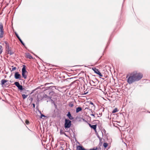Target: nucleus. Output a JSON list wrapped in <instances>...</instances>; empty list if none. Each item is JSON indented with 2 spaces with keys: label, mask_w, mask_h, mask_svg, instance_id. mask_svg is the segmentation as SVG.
<instances>
[{
  "label": "nucleus",
  "mask_w": 150,
  "mask_h": 150,
  "mask_svg": "<svg viewBox=\"0 0 150 150\" xmlns=\"http://www.w3.org/2000/svg\"><path fill=\"white\" fill-rule=\"evenodd\" d=\"M143 77L142 74L137 71H134L132 73L127 79L129 84L132 83L135 81L140 80Z\"/></svg>",
  "instance_id": "obj_1"
},
{
  "label": "nucleus",
  "mask_w": 150,
  "mask_h": 150,
  "mask_svg": "<svg viewBox=\"0 0 150 150\" xmlns=\"http://www.w3.org/2000/svg\"><path fill=\"white\" fill-rule=\"evenodd\" d=\"M71 121L69 119H65V120L64 127L65 129L70 128L71 125Z\"/></svg>",
  "instance_id": "obj_2"
},
{
  "label": "nucleus",
  "mask_w": 150,
  "mask_h": 150,
  "mask_svg": "<svg viewBox=\"0 0 150 150\" xmlns=\"http://www.w3.org/2000/svg\"><path fill=\"white\" fill-rule=\"evenodd\" d=\"M22 76L24 79H26L27 78V75L25 74L27 72L26 70L25 66L24 65H23V67L22 69Z\"/></svg>",
  "instance_id": "obj_3"
},
{
  "label": "nucleus",
  "mask_w": 150,
  "mask_h": 150,
  "mask_svg": "<svg viewBox=\"0 0 150 150\" xmlns=\"http://www.w3.org/2000/svg\"><path fill=\"white\" fill-rule=\"evenodd\" d=\"M14 84L18 87L20 90L22 91L24 88H23L22 85H20L18 82H16L14 83Z\"/></svg>",
  "instance_id": "obj_4"
},
{
  "label": "nucleus",
  "mask_w": 150,
  "mask_h": 150,
  "mask_svg": "<svg viewBox=\"0 0 150 150\" xmlns=\"http://www.w3.org/2000/svg\"><path fill=\"white\" fill-rule=\"evenodd\" d=\"M93 70L94 71L95 73L99 75L100 77H103V75L100 73L98 69L94 68H92Z\"/></svg>",
  "instance_id": "obj_5"
},
{
  "label": "nucleus",
  "mask_w": 150,
  "mask_h": 150,
  "mask_svg": "<svg viewBox=\"0 0 150 150\" xmlns=\"http://www.w3.org/2000/svg\"><path fill=\"white\" fill-rule=\"evenodd\" d=\"M21 76L18 72H16L14 74V77L16 79H21Z\"/></svg>",
  "instance_id": "obj_6"
},
{
  "label": "nucleus",
  "mask_w": 150,
  "mask_h": 150,
  "mask_svg": "<svg viewBox=\"0 0 150 150\" xmlns=\"http://www.w3.org/2000/svg\"><path fill=\"white\" fill-rule=\"evenodd\" d=\"M67 116L70 120H72L74 119V117L71 115L69 112H68Z\"/></svg>",
  "instance_id": "obj_7"
},
{
  "label": "nucleus",
  "mask_w": 150,
  "mask_h": 150,
  "mask_svg": "<svg viewBox=\"0 0 150 150\" xmlns=\"http://www.w3.org/2000/svg\"><path fill=\"white\" fill-rule=\"evenodd\" d=\"M5 43L6 44V50H7V52L10 51V49L9 45L6 42Z\"/></svg>",
  "instance_id": "obj_8"
},
{
  "label": "nucleus",
  "mask_w": 150,
  "mask_h": 150,
  "mask_svg": "<svg viewBox=\"0 0 150 150\" xmlns=\"http://www.w3.org/2000/svg\"><path fill=\"white\" fill-rule=\"evenodd\" d=\"M89 125L91 128L93 129L94 130H96V125H91L90 124H89Z\"/></svg>",
  "instance_id": "obj_9"
},
{
  "label": "nucleus",
  "mask_w": 150,
  "mask_h": 150,
  "mask_svg": "<svg viewBox=\"0 0 150 150\" xmlns=\"http://www.w3.org/2000/svg\"><path fill=\"white\" fill-rule=\"evenodd\" d=\"M77 150H86L85 149L83 148L82 146H79L77 147Z\"/></svg>",
  "instance_id": "obj_10"
},
{
  "label": "nucleus",
  "mask_w": 150,
  "mask_h": 150,
  "mask_svg": "<svg viewBox=\"0 0 150 150\" xmlns=\"http://www.w3.org/2000/svg\"><path fill=\"white\" fill-rule=\"evenodd\" d=\"M26 57L28 58H29L30 59H31L33 58V57L29 53H26Z\"/></svg>",
  "instance_id": "obj_11"
},
{
  "label": "nucleus",
  "mask_w": 150,
  "mask_h": 150,
  "mask_svg": "<svg viewBox=\"0 0 150 150\" xmlns=\"http://www.w3.org/2000/svg\"><path fill=\"white\" fill-rule=\"evenodd\" d=\"M4 31L3 26L2 23H0V31Z\"/></svg>",
  "instance_id": "obj_12"
},
{
  "label": "nucleus",
  "mask_w": 150,
  "mask_h": 150,
  "mask_svg": "<svg viewBox=\"0 0 150 150\" xmlns=\"http://www.w3.org/2000/svg\"><path fill=\"white\" fill-rule=\"evenodd\" d=\"M4 35V31H0V38H2Z\"/></svg>",
  "instance_id": "obj_13"
},
{
  "label": "nucleus",
  "mask_w": 150,
  "mask_h": 150,
  "mask_svg": "<svg viewBox=\"0 0 150 150\" xmlns=\"http://www.w3.org/2000/svg\"><path fill=\"white\" fill-rule=\"evenodd\" d=\"M82 108L81 107H78L76 109V113H78L80 111H81L82 110Z\"/></svg>",
  "instance_id": "obj_14"
},
{
  "label": "nucleus",
  "mask_w": 150,
  "mask_h": 150,
  "mask_svg": "<svg viewBox=\"0 0 150 150\" xmlns=\"http://www.w3.org/2000/svg\"><path fill=\"white\" fill-rule=\"evenodd\" d=\"M7 81V80L5 79H2L1 80V84L2 85H4L5 83Z\"/></svg>",
  "instance_id": "obj_15"
},
{
  "label": "nucleus",
  "mask_w": 150,
  "mask_h": 150,
  "mask_svg": "<svg viewBox=\"0 0 150 150\" xmlns=\"http://www.w3.org/2000/svg\"><path fill=\"white\" fill-rule=\"evenodd\" d=\"M28 95H25L24 94H23L22 95V97L23 99H25L27 97Z\"/></svg>",
  "instance_id": "obj_16"
},
{
  "label": "nucleus",
  "mask_w": 150,
  "mask_h": 150,
  "mask_svg": "<svg viewBox=\"0 0 150 150\" xmlns=\"http://www.w3.org/2000/svg\"><path fill=\"white\" fill-rule=\"evenodd\" d=\"M118 111L117 109V108H115L112 111V113H115Z\"/></svg>",
  "instance_id": "obj_17"
},
{
  "label": "nucleus",
  "mask_w": 150,
  "mask_h": 150,
  "mask_svg": "<svg viewBox=\"0 0 150 150\" xmlns=\"http://www.w3.org/2000/svg\"><path fill=\"white\" fill-rule=\"evenodd\" d=\"M103 146L105 148H106L108 146V144L107 143H104L103 144Z\"/></svg>",
  "instance_id": "obj_18"
},
{
  "label": "nucleus",
  "mask_w": 150,
  "mask_h": 150,
  "mask_svg": "<svg viewBox=\"0 0 150 150\" xmlns=\"http://www.w3.org/2000/svg\"><path fill=\"white\" fill-rule=\"evenodd\" d=\"M43 97L44 98H48L50 99V97L48 96L46 94L44 95L43 96Z\"/></svg>",
  "instance_id": "obj_19"
},
{
  "label": "nucleus",
  "mask_w": 150,
  "mask_h": 150,
  "mask_svg": "<svg viewBox=\"0 0 150 150\" xmlns=\"http://www.w3.org/2000/svg\"><path fill=\"white\" fill-rule=\"evenodd\" d=\"M18 40H19V41L23 45V46H24L25 45V44L23 42V41L20 38V39H19Z\"/></svg>",
  "instance_id": "obj_20"
},
{
  "label": "nucleus",
  "mask_w": 150,
  "mask_h": 150,
  "mask_svg": "<svg viewBox=\"0 0 150 150\" xmlns=\"http://www.w3.org/2000/svg\"><path fill=\"white\" fill-rule=\"evenodd\" d=\"M38 111L40 112V113L41 114V118H42V117H45V116L44 115L42 114L41 113V112L39 110H38Z\"/></svg>",
  "instance_id": "obj_21"
},
{
  "label": "nucleus",
  "mask_w": 150,
  "mask_h": 150,
  "mask_svg": "<svg viewBox=\"0 0 150 150\" xmlns=\"http://www.w3.org/2000/svg\"><path fill=\"white\" fill-rule=\"evenodd\" d=\"M8 52V54H9L10 55H12L13 54V52L11 51V50H10V51Z\"/></svg>",
  "instance_id": "obj_22"
},
{
  "label": "nucleus",
  "mask_w": 150,
  "mask_h": 150,
  "mask_svg": "<svg viewBox=\"0 0 150 150\" xmlns=\"http://www.w3.org/2000/svg\"><path fill=\"white\" fill-rule=\"evenodd\" d=\"M13 68L12 69L11 71H13L16 69V67H13V66L12 67Z\"/></svg>",
  "instance_id": "obj_23"
},
{
  "label": "nucleus",
  "mask_w": 150,
  "mask_h": 150,
  "mask_svg": "<svg viewBox=\"0 0 150 150\" xmlns=\"http://www.w3.org/2000/svg\"><path fill=\"white\" fill-rule=\"evenodd\" d=\"M15 34L16 35V36L17 38L18 39H20V38L19 37V36H18V35L16 33H15Z\"/></svg>",
  "instance_id": "obj_24"
},
{
  "label": "nucleus",
  "mask_w": 150,
  "mask_h": 150,
  "mask_svg": "<svg viewBox=\"0 0 150 150\" xmlns=\"http://www.w3.org/2000/svg\"><path fill=\"white\" fill-rule=\"evenodd\" d=\"M25 122L27 125H28L29 124V122L28 120H26Z\"/></svg>",
  "instance_id": "obj_25"
},
{
  "label": "nucleus",
  "mask_w": 150,
  "mask_h": 150,
  "mask_svg": "<svg viewBox=\"0 0 150 150\" xmlns=\"http://www.w3.org/2000/svg\"><path fill=\"white\" fill-rule=\"evenodd\" d=\"M97 137L99 138L100 141L102 140V138H100L98 135H97Z\"/></svg>",
  "instance_id": "obj_26"
},
{
  "label": "nucleus",
  "mask_w": 150,
  "mask_h": 150,
  "mask_svg": "<svg viewBox=\"0 0 150 150\" xmlns=\"http://www.w3.org/2000/svg\"><path fill=\"white\" fill-rule=\"evenodd\" d=\"M74 105L73 104H70L69 105V106L71 107H72Z\"/></svg>",
  "instance_id": "obj_27"
},
{
  "label": "nucleus",
  "mask_w": 150,
  "mask_h": 150,
  "mask_svg": "<svg viewBox=\"0 0 150 150\" xmlns=\"http://www.w3.org/2000/svg\"><path fill=\"white\" fill-rule=\"evenodd\" d=\"M97 149V148H93L90 149L89 150H96Z\"/></svg>",
  "instance_id": "obj_28"
},
{
  "label": "nucleus",
  "mask_w": 150,
  "mask_h": 150,
  "mask_svg": "<svg viewBox=\"0 0 150 150\" xmlns=\"http://www.w3.org/2000/svg\"><path fill=\"white\" fill-rule=\"evenodd\" d=\"M90 115L91 116H93L94 117H95V115L94 114H91Z\"/></svg>",
  "instance_id": "obj_29"
},
{
  "label": "nucleus",
  "mask_w": 150,
  "mask_h": 150,
  "mask_svg": "<svg viewBox=\"0 0 150 150\" xmlns=\"http://www.w3.org/2000/svg\"><path fill=\"white\" fill-rule=\"evenodd\" d=\"M33 107L34 108H35V105L33 103Z\"/></svg>",
  "instance_id": "obj_30"
},
{
  "label": "nucleus",
  "mask_w": 150,
  "mask_h": 150,
  "mask_svg": "<svg viewBox=\"0 0 150 150\" xmlns=\"http://www.w3.org/2000/svg\"><path fill=\"white\" fill-rule=\"evenodd\" d=\"M33 100V99L32 98H30L29 100L31 101H32Z\"/></svg>",
  "instance_id": "obj_31"
},
{
  "label": "nucleus",
  "mask_w": 150,
  "mask_h": 150,
  "mask_svg": "<svg viewBox=\"0 0 150 150\" xmlns=\"http://www.w3.org/2000/svg\"><path fill=\"white\" fill-rule=\"evenodd\" d=\"M92 105H93V103L92 102H90V103Z\"/></svg>",
  "instance_id": "obj_32"
},
{
  "label": "nucleus",
  "mask_w": 150,
  "mask_h": 150,
  "mask_svg": "<svg viewBox=\"0 0 150 150\" xmlns=\"http://www.w3.org/2000/svg\"><path fill=\"white\" fill-rule=\"evenodd\" d=\"M83 120L84 121H85V122H86V120H84V119H83Z\"/></svg>",
  "instance_id": "obj_33"
},
{
  "label": "nucleus",
  "mask_w": 150,
  "mask_h": 150,
  "mask_svg": "<svg viewBox=\"0 0 150 150\" xmlns=\"http://www.w3.org/2000/svg\"><path fill=\"white\" fill-rule=\"evenodd\" d=\"M92 82L93 83H94V82L92 80Z\"/></svg>",
  "instance_id": "obj_34"
},
{
  "label": "nucleus",
  "mask_w": 150,
  "mask_h": 150,
  "mask_svg": "<svg viewBox=\"0 0 150 150\" xmlns=\"http://www.w3.org/2000/svg\"><path fill=\"white\" fill-rule=\"evenodd\" d=\"M128 77V76H127V77Z\"/></svg>",
  "instance_id": "obj_35"
},
{
  "label": "nucleus",
  "mask_w": 150,
  "mask_h": 150,
  "mask_svg": "<svg viewBox=\"0 0 150 150\" xmlns=\"http://www.w3.org/2000/svg\"><path fill=\"white\" fill-rule=\"evenodd\" d=\"M149 113H150V112H149Z\"/></svg>",
  "instance_id": "obj_36"
}]
</instances>
